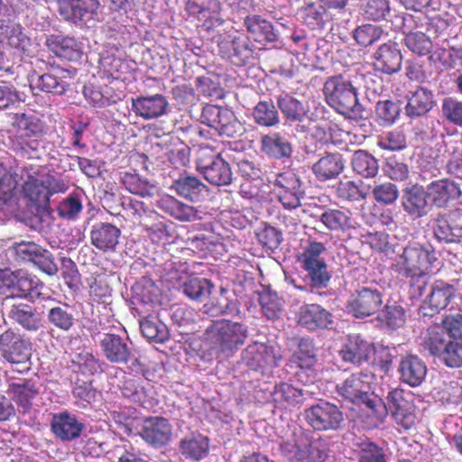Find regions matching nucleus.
<instances>
[{"label": "nucleus", "instance_id": "f257e3e1", "mask_svg": "<svg viewBox=\"0 0 462 462\" xmlns=\"http://www.w3.org/2000/svg\"><path fill=\"white\" fill-rule=\"evenodd\" d=\"M436 260L434 250L420 245H408L396 256L392 269L397 274L411 280L412 297H420L427 285L420 279L429 274Z\"/></svg>", "mask_w": 462, "mask_h": 462}, {"label": "nucleus", "instance_id": "f03ea898", "mask_svg": "<svg viewBox=\"0 0 462 462\" xmlns=\"http://www.w3.org/2000/svg\"><path fill=\"white\" fill-rule=\"evenodd\" d=\"M16 175L21 184L23 198L35 206H46L56 193H64L68 187L63 180L51 174H43L39 167L28 165L18 168Z\"/></svg>", "mask_w": 462, "mask_h": 462}, {"label": "nucleus", "instance_id": "7ed1b4c3", "mask_svg": "<svg viewBox=\"0 0 462 462\" xmlns=\"http://www.w3.org/2000/svg\"><path fill=\"white\" fill-rule=\"evenodd\" d=\"M374 374L367 372L353 373L336 386L337 393L345 401L365 404L377 420L385 417L384 402L372 392Z\"/></svg>", "mask_w": 462, "mask_h": 462}, {"label": "nucleus", "instance_id": "20e7f679", "mask_svg": "<svg viewBox=\"0 0 462 462\" xmlns=\"http://www.w3.org/2000/svg\"><path fill=\"white\" fill-rule=\"evenodd\" d=\"M358 76L357 72L352 75L350 71H346L328 78L323 86L328 105L342 115L360 113L361 106L354 86Z\"/></svg>", "mask_w": 462, "mask_h": 462}, {"label": "nucleus", "instance_id": "39448f33", "mask_svg": "<svg viewBox=\"0 0 462 462\" xmlns=\"http://www.w3.org/2000/svg\"><path fill=\"white\" fill-rule=\"evenodd\" d=\"M12 126L14 134L10 139L12 150L20 155L38 150L40 140L46 134L44 122L34 115L16 113Z\"/></svg>", "mask_w": 462, "mask_h": 462}, {"label": "nucleus", "instance_id": "423d86ee", "mask_svg": "<svg viewBox=\"0 0 462 462\" xmlns=\"http://www.w3.org/2000/svg\"><path fill=\"white\" fill-rule=\"evenodd\" d=\"M211 352L217 356H229L245 344L248 337L245 325L229 319L216 320L208 329Z\"/></svg>", "mask_w": 462, "mask_h": 462}, {"label": "nucleus", "instance_id": "0eeeda50", "mask_svg": "<svg viewBox=\"0 0 462 462\" xmlns=\"http://www.w3.org/2000/svg\"><path fill=\"white\" fill-rule=\"evenodd\" d=\"M196 168L206 180L215 186L229 185L232 182V171L220 152L208 146H200L197 152Z\"/></svg>", "mask_w": 462, "mask_h": 462}, {"label": "nucleus", "instance_id": "6e6552de", "mask_svg": "<svg viewBox=\"0 0 462 462\" xmlns=\"http://www.w3.org/2000/svg\"><path fill=\"white\" fill-rule=\"evenodd\" d=\"M201 121L221 135L236 137L242 134L243 126L235 114L219 106L207 105L201 113Z\"/></svg>", "mask_w": 462, "mask_h": 462}, {"label": "nucleus", "instance_id": "1a4fd4ad", "mask_svg": "<svg viewBox=\"0 0 462 462\" xmlns=\"http://www.w3.org/2000/svg\"><path fill=\"white\" fill-rule=\"evenodd\" d=\"M291 363L296 368L295 374L303 383H312L318 376V357L313 340L300 338L298 349L291 356Z\"/></svg>", "mask_w": 462, "mask_h": 462}, {"label": "nucleus", "instance_id": "9d476101", "mask_svg": "<svg viewBox=\"0 0 462 462\" xmlns=\"http://www.w3.org/2000/svg\"><path fill=\"white\" fill-rule=\"evenodd\" d=\"M273 185L279 201L285 208L294 209L300 206L305 192L300 177L294 171L287 170L276 174Z\"/></svg>", "mask_w": 462, "mask_h": 462}, {"label": "nucleus", "instance_id": "9b49d317", "mask_svg": "<svg viewBox=\"0 0 462 462\" xmlns=\"http://www.w3.org/2000/svg\"><path fill=\"white\" fill-rule=\"evenodd\" d=\"M435 238L446 244L462 242V210L455 208L439 213L432 225Z\"/></svg>", "mask_w": 462, "mask_h": 462}, {"label": "nucleus", "instance_id": "f8f14e48", "mask_svg": "<svg viewBox=\"0 0 462 462\" xmlns=\"http://www.w3.org/2000/svg\"><path fill=\"white\" fill-rule=\"evenodd\" d=\"M383 304V294L377 289L362 287L356 290L346 303V310L353 317L364 319L375 314Z\"/></svg>", "mask_w": 462, "mask_h": 462}, {"label": "nucleus", "instance_id": "ddd939ff", "mask_svg": "<svg viewBox=\"0 0 462 462\" xmlns=\"http://www.w3.org/2000/svg\"><path fill=\"white\" fill-rule=\"evenodd\" d=\"M0 355L11 364H25L32 356V344L19 333L7 329L0 335Z\"/></svg>", "mask_w": 462, "mask_h": 462}, {"label": "nucleus", "instance_id": "4468645a", "mask_svg": "<svg viewBox=\"0 0 462 462\" xmlns=\"http://www.w3.org/2000/svg\"><path fill=\"white\" fill-rule=\"evenodd\" d=\"M308 423L316 430H336L343 421L339 409L329 402L313 405L305 411Z\"/></svg>", "mask_w": 462, "mask_h": 462}, {"label": "nucleus", "instance_id": "2eb2a0df", "mask_svg": "<svg viewBox=\"0 0 462 462\" xmlns=\"http://www.w3.org/2000/svg\"><path fill=\"white\" fill-rule=\"evenodd\" d=\"M456 289L454 285L442 280H436L430 287V293L420 307L423 316L433 317L445 310L455 298Z\"/></svg>", "mask_w": 462, "mask_h": 462}, {"label": "nucleus", "instance_id": "dca6fc26", "mask_svg": "<svg viewBox=\"0 0 462 462\" xmlns=\"http://www.w3.org/2000/svg\"><path fill=\"white\" fill-rule=\"evenodd\" d=\"M373 66L374 70L386 75L399 72L402 64V54L398 43L388 41L381 44L373 53Z\"/></svg>", "mask_w": 462, "mask_h": 462}, {"label": "nucleus", "instance_id": "f3484780", "mask_svg": "<svg viewBox=\"0 0 462 462\" xmlns=\"http://www.w3.org/2000/svg\"><path fill=\"white\" fill-rule=\"evenodd\" d=\"M139 435L149 445L161 448L170 442L172 428L167 419L161 416H150L143 420Z\"/></svg>", "mask_w": 462, "mask_h": 462}, {"label": "nucleus", "instance_id": "a211bd4d", "mask_svg": "<svg viewBox=\"0 0 462 462\" xmlns=\"http://www.w3.org/2000/svg\"><path fill=\"white\" fill-rule=\"evenodd\" d=\"M374 353V346L360 335H351L342 346L339 354L344 362L361 365L369 362Z\"/></svg>", "mask_w": 462, "mask_h": 462}, {"label": "nucleus", "instance_id": "6ab92c4d", "mask_svg": "<svg viewBox=\"0 0 462 462\" xmlns=\"http://www.w3.org/2000/svg\"><path fill=\"white\" fill-rule=\"evenodd\" d=\"M297 323L310 331L323 329L332 323V315L319 304L301 305L296 313Z\"/></svg>", "mask_w": 462, "mask_h": 462}, {"label": "nucleus", "instance_id": "aec40b11", "mask_svg": "<svg viewBox=\"0 0 462 462\" xmlns=\"http://www.w3.org/2000/svg\"><path fill=\"white\" fill-rule=\"evenodd\" d=\"M319 222L331 232L343 234L355 230L359 226L347 208H332L325 207L319 217Z\"/></svg>", "mask_w": 462, "mask_h": 462}, {"label": "nucleus", "instance_id": "412c9836", "mask_svg": "<svg viewBox=\"0 0 462 462\" xmlns=\"http://www.w3.org/2000/svg\"><path fill=\"white\" fill-rule=\"evenodd\" d=\"M45 44L55 56L69 61H77L83 55L82 43L74 37L51 34L47 36Z\"/></svg>", "mask_w": 462, "mask_h": 462}, {"label": "nucleus", "instance_id": "4be33fe9", "mask_svg": "<svg viewBox=\"0 0 462 462\" xmlns=\"http://www.w3.org/2000/svg\"><path fill=\"white\" fill-rule=\"evenodd\" d=\"M169 103L161 94L141 96L132 98V110L144 120L158 118L166 114Z\"/></svg>", "mask_w": 462, "mask_h": 462}, {"label": "nucleus", "instance_id": "5701e85b", "mask_svg": "<svg viewBox=\"0 0 462 462\" xmlns=\"http://www.w3.org/2000/svg\"><path fill=\"white\" fill-rule=\"evenodd\" d=\"M121 230L116 226L107 223H96L90 230V242L97 250L114 252L119 243Z\"/></svg>", "mask_w": 462, "mask_h": 462}, {"label": "nucleus", "instance_id": "b1692460", "mask_svg": "<svg viewBox=\"0 0 462 462\" xmlns=\"http://www.w3.org/2000/svg\"><path fill=\"white\" fill-rule=\"evenodd\" d=\"M104 356L112 364H126L132 358L131 347L121 336L107 333L100 341Z\"/></svg>", "mask_w": 462, "mask_h": 462}, {"label": "nucleus", "instance_id": "393cba45", "mask_svg": "<svg viewBox=\"0 0 462 462\" xmlns=\"http://www.w3.org/2000/svg\"><path fill=\"white\" fill-rule=\"evenodd\" d=\"M427 189L429 199L437 208H445L461 196L459 185L448 179L434 180Z\"/></svg>", "mask_w": 462, "mask_h": 462}, {"label": "nucleus", "instance_id": "a878e982", "mask_svg": "<svg viewBox=\"0 0 462 462\" xmlns=\"http://www.w3.org/2000/svg\"><path fill=\"white\" fill-rule=\"evenodd\" d=\"M243 361L250 369L254 371L276 365L273 347L259 342L249 345L244 350Z\"/></svg>", "mask_w": 462, "mask_h": 462}, {"label": "nucleus", "instance_id": "bb28decb", "mask_svg": "<svg viewBox=\"0 0 462 462\" xmlns=\"http://www.w3.org/2000/svg\"><path fill=\"white\" fill-rule=\"evenodd\" d=\"M271 396L273 407L279 411L291 410L304 401L303 391L286 382L276 383Z\"/></svg>", "mask_w": 462, "mask_h": 462}, {"label": "nucleus", "instance_id": "cd10ccee", "mask_svg": "<svg viewBox=\"0 0 462 462\" xmlns=\"http://www.w3.org/2000/svg\"><path fill=\"white\" fill-rule=\"evenodd\" d=\"M435 106L433 91L421 86L416 87L407 96L405 114L408 117L414 119L427 115Z\"/></svg>", "mask_w": 462, "mask_h": 462}, {"label": "nucleus", "instance_id": "c85d7f7f", "mask_svg": "<svg viewBox=\"0 0 462 462\" xmlns=\"http://www.w3.org/2000/svg\"><path fill=\"white\" fill-rule=\"evenodd\" d=\"M277 105L283 116L290 122L303 123L316 119L314 113L310 112L306 102L298 100L288 94L279 97Z\"/></svg>", "mask_w": 462, "mask_h": 462}, {"label": "nucleus", "instance_id": "c756f323", "mask_svg": "<svg viewBox=\"0 0 462 462\" xmlns=\"http://www.w3.org/2000/svg\"><path fill=\"white\" fill-rule=\"evenodd\" d=\"M244 25L250 34V37L260 44L266 45L277 40V34L274 32L272 23L263 18L261 15H245Z\"/></svg>", "mask_w": 462, "mask_h": 462}, {"label": "nucleus", "instance_id": "7c9ffc66", "mask_svg": "<svg viewBox=\"0 0 462 462\" xmlns=\"http://www.w3.org/2000/svg\"><path fill=\"white\" fill-rule=\"evenodd\" d=\"M428 190L413 185L403 191L402 204L405 212L413 217H421L428 212Z\"/></svg>", "mask_w": 462, "mask_h": 462}, {"label": "nucleus", "instance_id": "2f4dec72", "mask_svg": "<svg viewBox=\"0 0 462 462\" xmlns=\"http://www.w3.org/2000/svg\"><path fill=\"white\" fill-rule=\"evenodd\" d=\"M83 424L75 415L67 411L55 414L51 421V430L54 435L62 440H72L79 438L82 432Z\"/></svg>", "mask_w": 462, "mask_h": 462}, {"label": "nucleus", "instance_id": "473e14b6", "mask_svg": "<svg viewBox=\"0 0 462 462\" xmlns=\"http://www.w3.org/2000/svg\"><path fill=\"white\" fill-rule=\"evenodd\" d=\"M401 379L411 386H418L425 379L427 366L417 356L409 355L402 358L399 365Z\"/></svg>", "mask_w": 462, "mask_h": 462}, {"label": "nucleus", "instance_id": "72a5a7b5", "mask_svg": "<svg viewBox=\"0 0 462 462\" xmlns=\"http://www.w3.org/2000/svg\"><path fill=\"white\" fill-rule=\"evenodd\" d=\"M171 189L190 201H199L207 192V186L199 178L186 173L174 180Z\"/></svg>", "mask_w": 462, "mask_h": 462}, {"label": "nucleus", "instance_id": "f704fd0d", "mask_svg": "<svg viewBox=\"0 0 462 462\" xmlns=\"http://www.w3.org/2000/svg\"><path fill=\"white\" fill-rule=\"evenodd\" d=\"M1 42L22 54L29 55L32 47L31 38L19 23L7 24L1 32Z\"/></svg>", "mask_w": 462, "mask_h": 462}, {"label": "nucleus", "instance_id": "c9c22d12", "mask_svg": "<svg viewBox=\"0 0 462 462\" xmlns=\"http://www.w3.org/2000/svg\"><path fill=\"white\" fill-rule=\"evenodd\" d=\"M7 393L18 407L23 409V412H27L32 407V400L39 394V389L32 380L23 379L9 383Z\"/></svg>", "mask_w": 462, "mask_h": 462}, {"label": "nucleus", "instance_id": "e433bc0d", "mask_svg": "<svg viewBox=\"0 0 462 462\" xmlns=\"http://www.w3.org/2000/svg\"><path fill=\"white\" fill-rule=\"evenodd\" d=\"M9 287L17 290L20 297H38L41 294L42 283L34 275L23 270L12 273Z\"/></svg>", "mask_w": 462, "mask_h": 462}, {"label": "nucleus", "instance_id": "4c0bfd02", "mask_svg": "<svg viewBox=\"0 0 462 462\" xmlns=\"http://www.w3.org/2000/svg\"><path fill=\"white\" fill-rule=\"evenodd\" d=\"M89 298L93 303L109 305L112 301V289L109 276L104 273H94L87 279Z\"/></svg>", "mask_w": 462, "mask_h": 462}, {"label": "nucleus", "instance_id": "58836bf2", "mask_svg": "<svg viewBox=\"0 0 462 462\" xmlns=\"http://www.w3.org/2000/svg\"><path fill=\"white\" fill-rule=\"evenodd\" d=\"M99 7L97 0H64L60 3V14L68 21L81 20L87 13H94Z\"/></svg>", "mask_w": 462, "mask_h": 462}, {"label": "nucleus", "instance_id": "ea45409f", "mask_svg": "<svg viewBox=\"0 0 462 462\" xmlns=\"http://www.w3.org/2000/svg\"><path fill=\"white\" fill-rule=\"evenodd\" d=\"M261 150L266 155L275 159L287 158L292 149L289 141L279 133H271L261 138Z\"/></svg>", "mask_w": 462, "mask_h": 462}, {"label": "nucleus", "instance_id": "a19ab883", "mask_svg": "<svg viewBox=\"0 0 462 462\" xmlns=\"http://www.w3.org/2000/svg\"><path fill=\"white\" fill-rule=\"evenodd\" d=\"M102 73L107 79L125 81L133 75V69L128 61L114 55H107L101 60Z\"/></svg>", "mask_w": 462, "mask_h": 462}, {"label": "nucleus", "instance_id": "79ce46f5", "mask_svg": "<svg viewBox=\"0 0 462 462\" xmlns=\"http://www.w3.org/2000/svg\"><path fill=\"white\" fill-rule=\"evenodd\" d=\"M344 169V162L339 153H330L321 157L312 167L319 180H328L338 176Z\"/></svg>", "mask_w": 462, "mask_h": 462}, {"label": "nucleus", "instance_id": "37998d69", "mask_svg": "<svg viewBox=\"0 0 462 462\" xmlns=\"http://www.w3.org/2000/svg\"><path fill=\"white\" fill-rule=\"evenodd\" d=\"M157 207L164 213L180 221H189L195 217L193 207L178 200L171 195L162 196L157 200Z\"/></svg>", "mask_w": 462, "mask_h": 462}, {"label": "nucleus", "instance_id": "c03bdc74", "mask_svg": "<svg viewBox=\"0 0 462 462\" xmlns=\"http://www.w3.org/2000/svg\"><path fill=\"white\" fill-rule=\"evenodd\" d=\"M104 362L91 352L83 350L77 353L71 359V370L73 373L93 376L103 372Z\"/></svg>", "mask_w": 462, "mask_h": 462}, {"label": "nucleus", "instance_id": "a18cd8bd", "mask_svg": "<svg viewBox=\"0 0 462 462\" xmlns=\"http://www.w3.org/2000/svg\"><path fill=\"white\" fill-rule=\"evenodd\" d=\"M122 184L130 193L142 198H152L158 192L155 184L151 183L139 174L125 172L121 178Z\"/></svg>", "mask_w": 462, "mask_h": 462}, {"label": "nucleus", "instance_id": "49530a36", "mask_svg": "<svg viewBox=\"0 0 462 462\" xmlns=\"http://www.w3.org/2000/svg\"><path fill=\"white\" fill-rule=\"evenodd\" d=\"M143 336L155 343H164L169 339V330L166 325L156 316L148 315L139 321Z\"/></svg>", "mask_w": 462, "mask_h": 462}, {"label": "nucleus", "instance_id": "de8ad7c7", "mask_svg": "<svg viewBox=\"0 0 462 462\" xmlns=\"http://www.w3.org/2000/svg\"><path fill=\"white\" fill-rule=\"evenodd\" d=\"M18 176L0 164V209L9 205L16 196Z\"/></svg>", "mask_w": 462, "mask_h": 462}, {"label": "nucleus", "instance_id": "09e8293b", "mask_svg": "<svg viewBox=\"0 0 462 462\" xmlns=\"http://www.w3.org/2000/svg\"><path fill=\"white\" fill-rule=\"evenodd\" d=\"M180 450L186 458L200 460L208 454V439L201 435L182 439L180 443Z\"/></svg>", "mask_w": 462, "mask_h": 462}, {"label": "nucleus", "instance_id": "8fccbe9b", "mask_svg": "<svg viewBox=\"0 0 462 462\" xmlns=\"http://www.w3.org/2000/svg\"><path fill=\"white\" fill-rule=\"evenodd\" d=\"M352 168L364 178H373L378 172V162L369 152L364 150L355 152L352 158Z\"/></svg>", "mask_w": 462, "mask_h": 462}, {"label": "nucleus", "instance_id": "3c124183", "mask_svg": "<svg viewBox=\"0 0 462 462\" xmlns=\"http://www.w3.org/2000/svg\"><path fill=\"white\" fill-rule=\"evenodd\" d=\"M48 320L56 328L69 331L75 324L73 310L67 303L52 307L49 310Z\"/></svg>", "mask_w": 462, "mask_h": 462}, {"label": "nucleus", "instance_id": "603ef678", "mask_svg": "<svg viewBox=\"0 0 462 462\" xmlns=\"http://www.w3.org/2000/svg\"><path fill=\"white\" fill-rule=\"evenodd\" d=\"M254 122L261 126L272 127L280 122L279 113L272 100L258 102L253 110Z\"/></svg>", "mask_w": 462, "mask_h": 462}, {"label": "nucleus", "instance_id": "864d4df0", "mask_svg": "<svg viewBox=\"0 0 462 462\" xmlns=\"http://www.w3.org/2000/svg\"><path fill=\"white\" fill-rule=\"evenodd\" d=\"M9 317L27 330L35 331L40 328V319L30 305H14L9 312Z\"/></svg>", "mask_w": 462, "mask_h": 462}, {"label": "nucleus", "instance_id": "5fc2aeb1", "mask_svg": "<svg viewBox=\"0 0 462 462\" xmlns=\"http://www.w3.org/2000/svg\"><path fill=\"white\" fill-rule=\"evenodd\" d=\"M212 289V282L206 278H191L183 284L184 294L190 300L199 302L209 297Z\"/></svg>", "mask_w": 462, "mask_h": 462}, {"label": "nucleus", "instance_id": "6e6d98bb", "mask_svg": "<svg viewBox=\"0 0 462 462\" xmlns=\"http://www.w3.org/2000/svg\"><path fill=\"white\" fill-rule=\"evenodd\" d=\"M302 23L310 30H320L324 27L327 12L324 6L317 4H310L300 10Z\"/></svg>", "mask_w": 462, "mask_h": 462}, {"label": "nucleus", "instance_id": "4d7b16f0", "mask_svg": "<svg viewBox=\"0 0 462 462\" xmlns=\"http://www.w3.org/2000/svg\"><path fill=\"white\" fill-rule=\"evenodd\" d=\"M122 206L125 210L130 212V215L134 222H137L140 226L145 227L146 230H152L148 225L144 222V217H150L154 214L152 207L147 205L142 200H138L133 198H124Z\"/></svg>", "mask_w": 462, "mask_h": 462}, {"label": "nucleus", "instance_id": "13d9d810", "mask_svg": "<svg viewBox=\"0 0 462 462\" xmlns=\"http://www.w3.org/2000/svg\"><path fill=\"white\" fill-rule=\"evenodd\" d=\"M72 395L76 399V402L79 406L86 407L96 401L97 391L93 386V381L91 379L82 380L77 378L73 383Z\"/></svg>", "mask_w": 462, "mask_h": 462}, {"label": "nucleus", "instance_id": "bf43d9fd", "mask_svg": "<svg viewBox=\"0 0 462 462\" xmlns=\"http://www.w3.org/2000/svg\"><path fill=\"white\" fill-rule=\"evenodd\" d=\"M306 438L292 437L279 445L281 455L290 462H302Z\"/></svg>", "mask_w": 462, "mask_h": 462}, {"label": "nucleus", "instance_id": "052dcab7", "mask_svg": "<svg viewBox=\"0 0 462 462\" xmlns=\"http://www.w3.org/2000/svg\"><path fill=\"white\" fill-rule=\"evenodd\" d=\"M383 33L384 31L381 26L365 23L353 31V38L359 46L368 47L378 42Z\"/></svg>", "mask_w": 462, "mask_h": 462}, {"label": "nucleus", "instance_id": "680f3d73", "mask_svg": "<svg viewBox=\"0 0 462 462\" xmlns=\"http://www.w3.org/2000/svg\"><path fill=\"white\" fill-rule=\"evenodd\" d=\"M259 304L263 314L268 319H278L283 312L282 300L275 292L269 291L261 292L259 294Z\"/></svg>", "mask_w": 462, "mask_h": 462}, {"label": "nucleus", "instance_id": "e2e57ef3", "mask_svg": "<svg viewBox=\"0 0 462 462\" xmlns=\"http://www.w3.org/2000/svg\"><path fill=\"white\" fill-rule=\"evenodd\" d=\"M448 344V341L442 329L438 327H431L428 329L423 346L431 356H442Z\"/></svg>", "mask_w": 462, "mask_h": 462}, {"label": "nucleus", "instance_id": "0e129e2a", "mask_svg": "<svg viewBox=\"0 0 462 462\" xmlns=\"http://www.w3.org/2000/svg\"><path fill=\"white\" fill-rule=\"evenodd\" d=\"M185 9L190 15L206 19L220 11V2L218 0H187Z\"/></svg>", "mask_w": 462, "mask_h": 462}, {"label": "nucleus", "instance_id": "69168bd1", "mask_svg": "<svg viewBox=\"0 0 462 462\" xmlns=\"http://www.w3.org/2000/svg\"><path fill=\"white\" fill-rule=\"evenodd\" d=\"M405 46L413 53L425 56L431 52L432 42L424 32H410L404 38Z\"/></svg>", "mask_w": 462, "mask_h": 462}, {"label": "nucleus", "instance_id": "338daca9", "mask_svg": "<svg viewBox=\"0 0 462 462\" xmlns=\"http://www.w3.org/2000/svg\"><path fill=\"white\" fill-rule=\"evenodd\" d=\"M378 319L385 324L388 328L396 329L402 328L406 322L405 310L396 304L385 305Z\"/></svg>", "mask_w": 462, "mask_h": 462}, {"label": "nucleus", "instance_id": "774afa93", "mask_svg": "<svg viewBox=\"0 0 462 462\" xmlns=\"http://www.w3.org/2000/svg\"><path fill=\"white\" fill-rule=\"evenodd\" d=\"M441 112L448 122L462 127V101L452 97H445L442 100Z\"/></svg>", "mask_w": 462, "mask_h": 462}]
</instances>
